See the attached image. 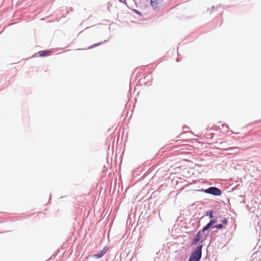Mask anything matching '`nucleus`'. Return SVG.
Wrapping results in <instances>:
<instances>
[{"label": "nucleus", "instance_id": "nucleus-1", "mask_svg": "<svg viewBox=\"0 0 261 261\" xmlns=\"http://www.w3.org/2000/svg\"><path fill=\"white\" fill-rule=\"evenodd\" d=\"M202 245L198 246L192 252L189 261H199L201 257Z\"/></svg>", "mask_w": 261, "mask_h": 261}, {"label": "nucleus", "instance_id": "nucleus-2", "mask_svg": "<svg viewBox=\"0 0 261 261\" xmlns=\"http://www.w3.org/2000/svg\"><path fill=\"white\" fill-rule=\"evenodd\" d=\"M203 191L205 193L212 194L215 196H220L222 194V192L219 189L214 187L203 190Z\"/></svg>", "mask_w": 261, "mask_h": 261}, {"label": "nucleus", "instance_id": "nucleus-3", "mask_svg": "<svg viewBox=\"0 0 261 261\" xmlns=\"http://www.w3.org/2000/svg\"><path fill=\"white\" fill-rule=\"evenodd\" d=\"M162 2V0H151L150 5L153 9L158 8Z\"/></svg>", "mask_w": 261, "mask_h": 261}, {"label": "nucleus", "instance_id": "nucleus-4", "mask_svg": "<svg viewBox=\"0 0 261 261\" xmlns=\"http://www.w3.org/2000/svg\"><path fill=\"white\" fill-rule=\"evenodd\" d=\"M108 250V248L105 247L99 253L94 254L93 256L96 258H100L106 253Z\"/></svg>", "mask_w": 261, "mask_h": 261}, {"label": "nucleus", "instance_id": "nucleus-5", "mask_svg": "<svg viewBox=\"0 0 261 261\" xmlns=\"http://www.w3.org/2000/svg\"><path fill=\"white\" fill-rule=\"evenodd\" d=\"M53 53L52 51L49 50H41L38 53L39 54V56L40 57H44V56H48L50 55V54Z\"/></svg>", "mask_w": 261, "mask_h": 261}, {"label": "nucleus", "instance_id": "nucleus-6", "mask_svg": "<svg viewBox=\"0 0 261 261\" xmlns=\"http://www.w3.org/2000/svg\"><path fill=\"white\" fill-rule=\"evenodd\" d=\"M201 238V230H199L196 234L194 239L192 242V244H196L199 241Z\"/></svg>", "mask_w": 261, "mask_h": 261}, {"label": "nucleus", "instance_id": "nucleus-7", "mask_svg": "<svg viewBox=\"0 0 261 261\" xmlns=\"http://www.w3.org/2000/svg\"><path fill=\"white\" fill-rule=\"evenodd\" d=\"M212 225H213V224L211 223V222H209V223H208L206 225V226H205L203 228V229H202V232H204V231H205V230H207L208 229H209L210 228H211V226H212Z\"/></svg>", "mask_w": 261, "mask_h": 261}, {"label": "nucleus", "instance_id": "nucleus-8", "mask_svg": "<svg viewBox=\"0 0 261 261\" xmlns=\"http://www.w3.org/2000/svg\"><path fill=\"white\" fill-rule=\"evenodd\" d=\"M212 225H213V224L211 223V222H209V223H208L206 225V226H205L203 228V229H202V232H204V231H205V230H207L208 229H209L210 228H211V226H212Z\"/></svg>", "mask_w": 261, "mask_h": 261}, {"label": "nucleus", "instance_id": "nucleus-9", "mask_svg": "<svg viewBox=\"0 0 261 261\" xmlns=\"http://www.w3.org/2000/svg\"><path fill=\"white\" fill-rule=\"evenodd\" d=\"M214 227L217 228V229H222L223 227V226L222 224H219L218 225H216L214 226Z\"/></svg>", "mask_w": 261, "mask_h": 261}, {"label": "nucleus", "instance_id": "nucleus-10", "mask_svg": "<svg viewBox=\"0 0 261 261\" xmlns=\"http://www.w3.org/2000/svg\"><path fill=\"white\" fill-rule=\"evenodd\" d=\"M102 43V42H100V43H96V44H94L91 46H90V47H88L89 49H90V48H92L94 47H95V46H98V45L99 44H101Z\"/></svg>", "mask_w": 261, "mask_h": 261}, {"label": "nucleus", "instance_id": "nucleus-11", "mask_svg": "<svg viewBox=\"0 0 261 261\" xmlns=\"http://www.w3.org/2000/svg\"><path fill=\"white\" fill-rule=\"evenodd\" d=\"M209 213V216H210V218H212L214 217V216H213V211H211L208 212Z\"/></svg>", "mask_w": 261, "mask_h": 261}, {"label": "nucleus", "instance_id": "nucleus-12", "mask_svg": "<svg viewBox=\"0 0 261 261\" xmlns=\"http://www.w3.org/2000/svg\"><path fill=\"white\" fill-rule=\"evenodd\" d=\"M221 222L223 224H227V220L226 219H224L221 221Z\"/></svg>", "mask_w": 261, "mask_h": 261}, {"label": "nucleus", "instance_id": "nucleus-13", "mask_svg": "<svg viewBox=\"0 0 261 261\" xmlns=\"http://www.w3.org/2000/svg\"><path fill=\"white\" fill-rule=\"evenodd\" d=\"M210 222H211V223L213 225L217 222V221H216V220L213 219V220H211Z\"/></svg>", "mask_w": 261, "mask_h": 261}, {"label": "nucleus", "instance_id": "nucleus-14", "mask_svg": "<svg viewBox=\"0 0 261 261\" xmlns=\"http://www.w3.org/2000/svg\"><path fill=\"white\" fill-rule=\"evenodd\" d=\"M239 133H234L232 131H231V134H239Z\"/></svg>", "mask_w": 261, "mask_h": 261}]
</instances>
